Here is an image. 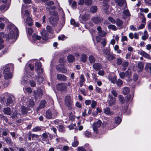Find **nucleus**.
Listing matches in <instances>:
<instances>
[{
    "label": "nucleus",
    "instance_id": "obj_1",
    "mask_svg": "<svg viewBox=\"0 0 151 151\" xmlns=\"http://www.w3.org/2000/svg\"><path fill=\"white\" fill-rule=\"evenodd\" d=\"M41 66V63L37 60L29 61L25 66V72L21 79V83L30 85L41 84L44 77V73Z\"/></svg>",
    "mask_w": 151,
    "mask_h": 151
},
{
    "label": "nucleus",
    "instance_id": "obj_2",
    "mask_svg": "<svg viewBox=\"0 0 151 151\" xmlns=\"http://www.w3.org/2000/svg\"><path fill=\"white\" fill-rule=\"evenodd\" d=\"M24 6L22 5L21 10L22 17L23 19H25L26 17L25 22L26 25H27L29 26H32L33 24V20L30 17V13L28 10L24 9Z\"/></svg>",
    "mask_w": 151,
    "mask_h": 151
},
{
    "label": "nucleus",
    "instance_id": "obj_3",
    "mask_svg": "<svg viewBox=\"0 0 151 151\" xmlns=\"http://www.w3.org/2000/svg\"><path fill=\"white\" fill-rule=\"evenodd\" d=\"M8 27L9 32L8 34V36L9 39H12L14 38L15 40L19 34L17 28L13 24H10Z\"/></svg>",
    "mask_w": 151,
    "mask_h": 151
},
{
    "label": "nucleus",
    "instance_id": "obj_4",
    "mask_svg": "<svg viewBox=\"0 0 151 151\" xmlns=\"http://www.w3.org/2000/svg\"><path fill=\"white\" fill-rule=\"evenodd\" d=\"M33 96L36 100L41 98L43 95V92L42 89L40 88H37V90L33 91Z\"/></svg>",
    "mask_w": 151,
    "mask_h": 151
},
{
    "label": "nucleus",
    "instance_id": "obj_5",
    "mask_svg": "<svg viewBox=\"0 0 151 151\" xmlns=\"http://www.w3.org/2000/svg\"><path fill=\"white\" fill-rule=\"evenodd\" d=\"M104 54L106 58L110 62H111L115 58V55L113 54L110 53V51L108 50H106L105 51Z\"/></svg>",
    "mask_w": 151,
    "mask_h": 151
},
{
    "label": "nucleus",
    "instance_id": "obj_6",
    "mask_svg": "<svg viewBox=\"0 0 151 151\" xmlns=\"http://www.w3.org/2000/svg\"><path fill=\"white\" fill-rule=\"evenodd\" d=\"M101 124V121L100 120H98L97 122L93 124L92 126L94 132L97 134L99 133L98 128L100 127Z\"/></svg>",
    "mask_w": 151,
    "mask_h": 151
},
{
    "label": "nucleus",
    "instance_id": "obj_7",
    "mask_svg": "<svg viewBox=\"0 0 151 151\" xmlns=\"http://www.w3.org/2000/svg\"><path fill=\"white\" fill-rule=\"evenodd\" d=\"M65 104L69 109H71L72 102L71 98L70 96H66L65 98Z\"/></svg>",
    "mask_w": 151,
    "mask_h": 151
},
{
    "label": "nucleus",
    "instance_id": "obj_8",
    "mask_svg": "<svg viewBox=\"0 0 151 151\" xmlns=\"http://www.w3.org/2000/svg\"><path fill=\"white\" fill-rule=\"evenodd\" d=\"M14 69V65L12 63H9L5 65L4 72H13Z\"/></svg>",
    "mask_w": 151,
    "mask_h": 151
},
{
    "label": "nucleus",
    "instance_id": "obj_9",
    "mask_svg": "<svg viewBox=\"0 0 151 151\" xmlns=\"http://www.w3.org/2000/svg\"><path fill=\"white\" fill-rule=\"evenodd\" d=\"M131 71L129 70H127L125 73L124 72H120L119 73L120 77L122 79H124L125 77L129 78L131 76Z\"/></svg>",
    "mask_w": 151,
    "mask_h": 151
},
{
    "label": "nucleus",
    "instance_id": "obj_10",
    "mask_svg": "<svg viewBox=\"0 0 151 151\" xmlns=\"http://www.w3.org/2000/svg\"><path fill=\"white\" fill-rule=\"evenodd\" d=\"M92 21L96 24H98L101 23L103 20L102 17L95 16L92 17L91 18Z\"/></svg>",
    "mask_w": 151,
    "mask_h": 151
},
{
    "label": "nucleus",
    "instance_id": "obj_11",
    "mask_svg": "<svg viewBox=\"0 0 151 151\" xmlns=\"http://www.w3.org/2000/svg\"><path fill=\"white\" fill-rule=\"evenodd\" d=\"M52 88L55 91H60L61 92L65 91L67 87L66 86H53Z\"/></svg>",
    "mask_w": 151,
    "mask_h": 151
},
{
    "label": "nucleus",
    "instance_id": "obj_12",
    "mask_svg": "<svg viewBox=\"0 0 151 151\" xmlns=\"http://www.w3.org/2000/svg\"><path fill=\"white\" fill-rule=\"evenodd\" d=\"M131 16V14L129 10L127 9H124L122 12V17L123 19H125L128 18Z\"/></svg>",
    "mask_w": 151,
    "mask_h": 151
},
{
    "label": "nucleus",
    "instance_id": "obj_13",
    "mask_svg": "<svg viewBox=\"0 0 151 151\" xmlns=\"http://www.w3.org/2000/svg\"><path fill=\"white\" fill-rule=\"evenodd\" d=\"M98 31V35L101 37H105L107 34L106 32L104 30H102L101 27L100 26H98L97 28Z\"/></svg>",
    "mask_w": 151,
    "mask_h": 151
},
{
    "label": "nucleus",
    "instance_id": "obj_14",
    "mask_svg": "<svg viewBox=\"0 0 151 151\" xmlns=\"http://www.w3.org/2000/svg\"><path fill=\"white\" fill-rule=\"evenodd\" d=\"M56 68L58 71L59 72L65 73L67 71V69L60 65H58L56 66Z\"/></svg>",
    "mask_w": 151,
    "mask_h": 151
},
{
    "label": "nucleus",
    "instance_id": "obj_15",
    "mask_svg": "<svg viewBox=\"0 0 151 151\" xmlns=\"http://www.w3.org/2000/svg\"><path fill=\"white\" fill-rule=\"evenodd\" d=\"M15 100V98L13 95H11L7 97L6 104L7 106H9L12 104L13 101Z\"/></svg>",
    "mask_w": 151,
    "mask_h": 151
},
{
    "label": "nucleus",
    "instance_id": "obj_16",
    "mask_svg": "<svg viewBox=\"0 0 151 151\" xmlns=\"http://www.w3.org/2000/svg\"><path fill=\"white\" fill-rule=\"evenodd\" d=\"M58 19V17H51L49 18V22L53 26L56 25Z\"/></svg>",
    "mask_w": 151,
    "mask_h": 151
},
{
    "label": "nucleus",
    "instance_id": "obj_17",
    "mask_svg": "<svg viewBox=\"0 0 151 151\" xmlns=\"http://www.w3.org/2000/svg\"><path fill=\"white\" fill-rule=\"evenodd\" d=\"M57 78L60 81H64L67 80V77L64 75L60 74H58L57 75Z\"/></svg>",
    "mask_w": 151,
    "mask_h": 151
},
{
    "label": "nucleus",
    "instance_id": "obj_18",
    "mask_svg": "<svg viewBox=\"0 0 151 151\" xmlns=\"http://www.w3.org/2000/svg\"><path fill=\"white\" fill-rule=\"evenodd\" d=\"M108 97L110 99L108 100V104L109 106H112L114 105L116 102V100L115 98H113L112 96H111L109 95Z\"/></svg>",
    "mask_w": 151,
    "mask_h": 151
},
{
    "label": "nucleus",
    "instance_id": "obj_19",
    "mask_svg": "<svg viewBox=\"0 0 151 151\" xmlns=\"http://www.w3.org/2000/svg\"><path fill=\"white\" fill-rule=\"evenodd\" d=\"M80 15V16H81ZM89 16L88 14H85L80 17V21L81 23H84V22L88 20L89 18Z\"/></svg>",
    "mask_w": 151,
    "mask_h": 151
},
{
    "label": "nucleus",
    "instance_id": "obj_20",
    "mask_svg": "<svg viewBox=\"0 0 151 151\" xmlns=\"http://www.w3.org/2000/svg\"><path fill=\"white\" fill-rule=\"evenodd\" d=\"M115 2L118 6L122 7L124 4L126 5L125 0H114Z\"/></svg>",
    "mask_w": 151,
    "mask_h": 151
},
{
    "label": "nucleus",
    "instance_id": "obj_21",
    "mask_svg": "<svg viewBox=\"0 0 151 151\" xmlns=\"http://www.w3.org/2000/svg\"><path fill=\"white\" fill-rule=\"evenodd\" d=\"M116 25L118 29H120L123 27V22L121 20L117 19L116 20Z\"/></svg>",
    "mask_w": 151,
    "mask_h": 151
},
{
    "label": "nucleus",
    "instance_id": "obj_22",
    "mask_svg": "<svg viewBox=\"0 0 151 151\" xmlns=\"http://www.w3.org/2000/svg\"><path fill=\"white\" fill-rule=\"evenodd\" d=\"M138 54L141 55L142 56L147 59H150L151 58V57L149 55L143 50H141L139 51L138 52Z\"/></svg>",
    "mask_w": 151,
    "mask_h": 151
},
{
    "label": "nucleus",
    "instance_id": "obj_23",
    "mask_svg": "<svg viewBox=\"0 0 151 151\" xmlns=\"http://www.w3.org/2000/svg\"><path fill=\"white\" fill-rule=\"evenodd\" d=\"M10 4L9 3L4 4L0 7V9L1 11H6L7 10L9 7Z\"/></svg>",
    "mask_w": 151,
    "mask_h": 151
},
{
    "label": "nucleus",
    "instance_id": "obj_24",
    "mask_svg": "<svg viewBox=\"0 0 151 151\" xmlns=\"http://www.w3.org/2000/svg\"><path fill=\"white\" fill-rule=\"evenodd\" d=\"M13 72H4V78L6 79H11L12 77Z\"/></svg>",
    "mask_w": 151,
    "mask_h": 151
},
{
    "label": "nucleus",
    "instance_id": "obj_25",
    "mask_svg": "<svg viewBox=\"0 0 151 151\" xmlns=\"http://www.w3.org/2000/svg\"><path fill=\"white\" fill-rule=\"evenodd\" d=\"M46 104V102L45 100H43L41 101L40 104L39 106L37 108V110H39L41 109L44 108Z\"/></svg>",
    "mask_w": 151,
    "mask_h": 151
},
{
    "label": "nucleus",
    "instance_id": "obj_26",
    "mask_svg": "<svg viewBox=\"0 0 151 151\" xmlns=\"http://www.w3.org/2000/svg\"><path fill=\"white\" fill-rule=\"evenodd\" d=\"M104 112L106 114L110 115H112L114 114L113 111H110V109L109 107H106L104 109Z\"/></svg>",
    "mask_w": 151,
    "mask_h": 151
},
{
    "label": "nucleus",
    "instance_id": "obj_27",
    "mask_svg": "<svg viewBox=\"0 0 151 151\" xmlns=\"http://www.w3.org/2000/svg\"><path fill=\"white\" fill-rule=\"evenodd\" d=\"M19 114L18 113V111L17 110L15 111L12 115L11 117L13 119H17L19 118Z\"/></svg>",
    "mask_w": 151,
    "mask_h": 151
},
{
    "label": "nucleus",
    "instance_id": "obj_28",
    "mask_svg": "<svg viewBox=\"0 0 151 151\" xmlns=\"http://www.w3.org/2000/svg\"><path fill=\"white\" fill-rule=\"evenodd\" d=\"M93 68L96 70H99L102 68V66L99 63H95L93 65Z\"/></svg>",
    "mask_w": 151,
    "mask_h": 151
},
{
    "label": "nucleus",
    "instance_id": "obj_29",
    "mask_svg": "<svg viewBox=\"0 0 151 151\" xmlns=\"http://www.w3.org/2000/svg\"><path fill=\"white\" fill-rule=\"evenodd\" d=\"M68 61L70 63H72L74 61L75 58L74 56L72 55H69L67 57Z\"/></svg>",
    "mask_w": 151,
    "mask_h": 151
},
{
    "label": "nucleus",
    "instance_id": "obj_30",
    "mask_svg": "<svg viewBox=\"0 0 151 151\" xmlns=\"http://www.w3.org/2000/svg\"><path fill=\"white\" fill-rule=\"evenodd\" d=\"M3 111L5 114L8 115H10L12 114L11 109L9 107L4 108L3 109Z\"/></svg>",
    "mask_w": 151,
    "mask_h": 151
},
{
    "label": "nucleus",
    "instance_id": "obj_31",
    "mask_svg": "<svg viewBox=\"0 0 151 151\" xmlns=\"http://www.w3.org/2000/svg\"><path fill=\"white\" fill-rule=\"evenodd\" d=\"M5 141L7 144L9 146H12L13 142H12L10 137H6L5 139Z\"/></svg>",
    "mask_w": 151,
    "mask_h": 151
},
{
    "label": "nucleus",
    "instance_id": "obj_32",
    "mask_svg": "<svg viewBox=\"0 0 151 151\" xmlns=\"http://www.w3.org/2000/svg\"><path fill=\"white\" fill-rule=\"evenodd\" d=\"M52 114L50 110H48L46 112L45 116L48 119H52Z\"/></svg>",
    "mask_w": 151,
    "mask_h": 151
},
{
    "label": "nucleus",
    "instance_id": "obj_33",
    "mask_svg": "<svg viewBox=\"0 0 151 151\" xmlns=\"http://www.w3.org/2000/svg\"><path fill=\"white\" fill-rule=\"evenodd\" d=\"M41 34L43 40H46L47 39L48 36L47 34L46 33V31L45 30H42L41 32Z\"/></svg>",
    "mask_w": 151,
    "mask_h": 151
},
{
    "label": "nucleus",
    "instance_id": "obj_34",
    "mask_svg": "<svg viewBox=\"0 0 151 151\" xmlns=\"http://www.w3.org/2000/svg\"><path fill=\"white\" fill-rule=\"evenodd\" d=\"M29 110V108L28 109L24 106H22L21 107V111L23 114H27L28 111Z\"/></svg>",
    "mask_w": 151,
    "mask_h": 151
},
{
    "label": "nucleus",
    "instance_id": "obj_35",
    "mask_svg": "<svg viewBox=\"0 0 151 151\" xmlns=\"http://www.w3.org/2000/svg\"><path fill=\"white\" fill-rule=\"evenodd\" d=\"M60 64L61 66H63L66 63V61L65 58L62 57L60 58L59 61Z\"/></svg>",
    "mask_w": 151,
    "mask_h": 151
},
{
    "label": "nucleus",
    "instance_id": "obj_36",
    "mask_svg": "<svg viewBox=\"0 0 151 151\" xmlns=\"http://www.w3.org/2000/svg\"><path fill=\"white\" fill-rule=\"evenodd\" d=\"M148 34L146 30H145L144 32V34L141 37L142 40H145L147 39L148 37Z\"/></svg>",
    "mask_w": 151,
    "mask_h": 151
},
{
    "label": "nucleus",
    "instance_id": "obj_37",
    "mask_svg": "<svg viewBox=\"0 0 151 151\" xmlns=\"http://www.w3.org/2000/svg\"><path fill=\"white\" fill-rule=\"evenodd\" d=\"M130 89L129 88L125 87L123 89V92L124 95L128 94L129 92Z\"/></svg>",
    "mask_w": 151,
    "mask_h": 151
},
{
    "label": "nucleus",
    "instance_id": "obj_38",
    "mask_svg": "<svg viewBox=\"0 0 151 151\" xmlns=\"http://www.w3.org/2000/svg\"><path fill=\"white\" fill-rule=\"evenodd\" d=\"M138 68L140 69L139 71H142L144 66V64L142 62H139L137 64Z\"/></svg>",
    "mask_w": 151,
    "mask_h": 151
},
{
    "label": "nucleus",
    "instance_id": "obj_39",
    "mask_svg": "<svg viewBox=\"0 0 151 151\" xmlns=\"http://www.w3.org/2000/svg\"><path fill=\"white\" fill-rule=\"evenodd\" d=\"M74 141L72 144V145L73 147H76L78 144V142L77 141V138L75 137L74 138Z\"/></svg>",
    "mask_w": 151,
    "mask_h": 151
},
{
    "label": "nucleus",
    "instance_id": "obj_40",
    "mask_svg": "<svg viewBox=\"0 0 151 151\" xmlns=\"http://www.w3.org/2000/svg\"><path fill=\"white\" fill-rule=\"evenodd\" d=\"M81 57V61L83 63H85L86 62L87 56L86 54H82Z\"/></svg>",
    "mask_w": 151,
    "mask_h": 151
},
{
    "label": "nucleus",
    "instance_id": "obj_41",
    "mask_svg": "<svg viewBox=\"0 0 151 151\" xmlns=\"http://www.w3.org/2000/svg\"><path fill=\"white\" fill-rule=\"evenodd\" d=\"M122 119L119 116L115 117V122L117 125L119 124L121 122Z\"/></svg>",
    "mask_w": 151,
    "mask_h": 151
},
{
    "label": "nucleus",
    "instance_id": "obj_42",
    "mask_svg": "<svg viewBox=\"0 0 151 151\" xmlns=\"http://www.w3.org/2000/svg\"><path fill=\"white\" fill-rule=\"evenodd\" d=\"M89 60L90 62L91 63H93L95 61V59L92 55H90L89 56Z\"/></svg>",
    "mask_w": 151,
    "mask_h": 151
},
{
    "label": "nucleus",
    "instance_id": "obj_43",
    "mask_svg": "<svg viewBox=\"0 0 151 151\" xmlns=\"http://www.w3.org/2000/svg\"><path fill=\"white\" fill-rule=\"evenodd\" d=\"M69 119L70 120L72 121L74 120L75 119V116H74L72 112H70L68 114Z\"/></svg>",
    "mask_w": 151,
    "mask_h": 151
},
{
    "label": "nucleus",
    "instance_id": "obj_44",
    "mask_svg": "<svg viewBox=\"0 0 151 151\" xmlns=\"http://www.w3.org/2000/svg\"><path fill=\"white\" fill-rule=\"evenodd\" d=\"M32 38L34 41H35L36 40H40L41 37L40 36H38L35 34H34L32 36Z\"/></svg>",
    "mask_w": 151,
    "mask_h": 151
},
{
    "label": "nucleus",
    "instance_id": "obj_45",
    "mask_svg": "<svg viewBox=\"0 0 151 151\" xmlns=\"http://www.w3.org/2000/svg\"><path fill=\"white\" fill-rule=\"evenodd\" d=\"M85 80L83 75V74H82L81 76L80 80V85H83V83L85 81Z\"/></svg>",
    "mask_w": 151,
    "mask_h": 151
},
{
    "label": "nucleus",
    "instance_id": "obj_46",
    "mask_svg": "<svg viewBox=\"0 0 151 151\" xmlns=\"http://www.w3.org/2000/svg\"><path fill=\"white\" fill-rule=\"evenodd\" d=\"M108 27L109 29H111L114 31H116L117 30V27L114 25L111 24L109 25Z\"/></svg>",
    "mask_w": 151,
    "mask_h": 151
},
{
    "label": "nucleus",
    "instance_id": "obj_47",
    "mask_svg": "<svg viewBox=\"0 0 151 151\" xmlns=\"http://www.w3.org/2000/svg\"><path fill=\"white\" fill-rule=\"evenodd\" d=\"M119 101L122 103L124 104L125 103V101L124 97L122 95L119 96Z\"/></svg>",
    "mask_w": 151,
    "mask_h": 151
},
{
    "label": "nucleus",
    "instance_id": "obj_48",
    "mask_svg": "<svg viewBox=\"0 0 151 151\" xmlns=\"http://www.w3.org/2000/svg\"><path fill=\"white\" fill-rule=\"evenodd\" d=\"M97 9V7L96 6H93L90 8V10L91 12L94 13L96 11Z\"/></svg>",
    "mask_w": 151,
    "mask_h": 151
},
{
    "label": "nucleus",
    "instance_id": "obj_49",
    "mask_svg": "<svg viewBox=\"0 0 151 151\" xmlns=\"http://www.w3.org/2000/svg\"><path fill=\"white\" fill-rule=\"evenodd\" d=\"M58 131L61 132H63L65 131V128L64 126L62 125H59Z\"/></svg>",
    "mask_w": 151,
    "mask_h": 151
},
{
    "label": "nucleus",
    "instance_id": "obj_50",
    "mask_svg": "<svg viewBox=\"0 0 151 151\" xmlns=\"http://www.w3.org/2000/svg\"><path fill=\"white\" fill-rule=\"evenodd\" d=\"M91 107L92 108H95L97 105V102L96 101L94 100H92L91 102Z\"/></svg>",
    "mask_w": 151,
    "mask_h": 151
},
{
    "label": "nucleus",
    "instance_id": "obj_51",
    "mask_svg": "<svg viewBox=\"0 0 151 151\" xmlns=\"http://www.w3.org/2000/svg\"><path fill=\"white\" fill-rule=\"evenodd\" d=\"M109 80L111 82L115 84V83L116 82V77L114 76L111 78H109Z\"/></svg>",
    "mask_w": 151,
    "mask_h": 151
},
{
    "label": "nucleus",
    "instance_id": "obj_52",
    "mask_svg": "<svg viewBox=\"0 0 151 151\" xmlns=\"http://www.w3.org/2000/svg\"><path fill=\"white\" fill-rule=\"evenodd\" d=\"M70 23L71 24L74 25L75 26L78 27L79 24L78 23H76L75 21L73 19H71L70 20Z\"/></svg>",
    "mask_w": 151,
    "mask_h": 151
},
{
    "label": "nucleus",
    "instance_id": "obj_53",
    "mask_svg": "<svg viewBox=\"0 0 151 151\" xmlns=\"http://www.w3.org/2000/svg\"><path fill=\"white\" fill-rule=\"evenodd\" d=\"M104 5H103V9L106 11L107 10L109 7V5L107 4V3H103Z\"/></svg>",
    "mask_w": 151,
    "mask_h": 151
},
{
    "label": "nucleus",
    "instance_id": "obj_54",
    "mask_svg": "<svg viewBox=\"0 0 151 151\" xmlns=\"http://www.w3.org/2000/svg\"><path fill=\"white\" fill-rule=\"evenodd\" d=\"M42 136V140L44 141H46V139L48 137V135L47 133L46 132L43 133Z\"/></svg>",
    "mask_w": 151,
    "mask_h": 151
},
{
    "label": "nucleus",
    "instance_id": "obj_55",
    "mask_svg": "<svg viewBox=\"0 0 151 151\" xmlns=\"http://www.w3.org/2000/svg\"><path fill=\"white\" fill-rule=\"evenodd\" d=\"M92 3V0H85V4L86 5H90Z\"/></svg>",
    "mask_w": 151,
    "mask_h": 151
},
{
    "label": "nucleus",
    "instance_id": "obj_56",
    "mask_svg": "<svg viewBox=\"0 0 151 151\" xmlns=\"http://www.w3.org/2000/svg\"><path fill=\"white\" fill-rule=\"evenodd\" d=\"M46 29L47 31L51 33H52L53 32V30L52 29L51 27L49 25H47L46 27Z\"/></svg>",
    "mask_w": 151,
    "mask_h": 151
},
{
    "label": "nucleus",
    "instance_id": "obj_57",
    "mask_svg": "<svg viewBox=\"0 0 151 151\" xmlns=\"http://www.w3.org/2000/svg\"><path fill=\"white\" fill-rule=\"evenodd\" d=\"M50 14L52 15L55 16V17H57V13L54 10H52L50 11Z\"/></svg>",
    "mask_w": 151,
    "mask_h": 151
},
{
    "label": "nucleus",
    "instance_id": "obj_58",
    "mask_svg": "<svg viewBox=\"0 0 151 151\" xmlns=\"http://www.w3.org/2000/svg\"><path fill=\"white\" fill-rule=\"evenodd\" d=\"M29 107H32L34 106V102L33 100L32 99L29 100Z\"/></svg>",
    "mask_w": 151,
    "mask_h": 151
},
{
    "label": "nucleus",
    "instance_id": "obj_59",
    "mask_svg": "<svg viewBox=\"0 0 151 151\" xmlns=\"http://www.w3.org/2000/svg\"><path fill=\"white\" fill-rule=\"evenodd\" d=\"M66 37L64 35H60L58 37V39L59 40H63L66 38Z\"/></svg>",
    "mask_w": 151,
    "mask_h": 151
},
{
    "label": "nucleus",
    "instance_id": "obj_60",
    "mask_svg": "<svg viewBox=\"0 0 151 151\" xmlns=\"http://www.w3.org/2000/svg\"><path fill=\"white\" fill-rule=\"evenodd\" d=\"M39 135L35 134H33L32 135V138L34 140H36L37 139L39 138Z\"/></svg>",
    "mask_w": 151,
    "mask_h": 151
},
{
    "label": "nucleus",
    "instance_id": "obj_61",
    "mask_svg": "<svg viewBox=\"0 0 151 151\" xmlns=\"http://www.w3.org/2000/svg\"><path fill=\"white\" fill-rule=\"evenodd\" d=\"M27 32L29 35L31 36L33 32V30L31 28H29L27 29Z\"/></svg>",
    "mask_w": 151,
    "mask_h": 151
},
{
    "label": "nucleus",
    "instance_id": "obj_62",
    "mask_svg": "<svg viewBox=\"0 0 151 151\" xmlns=\"http://www.w3.org/2000/svg\"><path fill=\"white\" fill-rule=\"evenodd\" d=\"M122 62V59L120 58H118L116 59V64L118 65H120L121 64Z\"/></svg>",
    "mask_w": 151,
    "mask_h": 151
},
{
    "label": "nucleus",
    "instance_id": "obj_63",
    "mask_svg": "<svg viewBox=\"0 0 151 151\" xmlns=\"http://www.w3.org/2000/svg\"><path fill=\"white\" fill-rule=\"evenodd\" d=\"M108 19L109 21L111 22L112 23L114 24L116 22L115 20L112 17H109L108 18Z\"/></svg>",
    "mask_w": 151,
    "mask_h": 151
},
{
    "label": "nucleus",
    "instance_id": "obj_64",
    "mask_svg": "<svg viewBox=\"0 0 151 151\" xmlns=\"http://www.w3.org/2000/svg\"><path fill=\"white\" fill-rule=\"evenodd\" d=\"M77 151H86V150L84 148L81 147L77 148Z\"/></svg>",
    "mask_w": 151,
    "mask_h": 151
}]
</instances>
